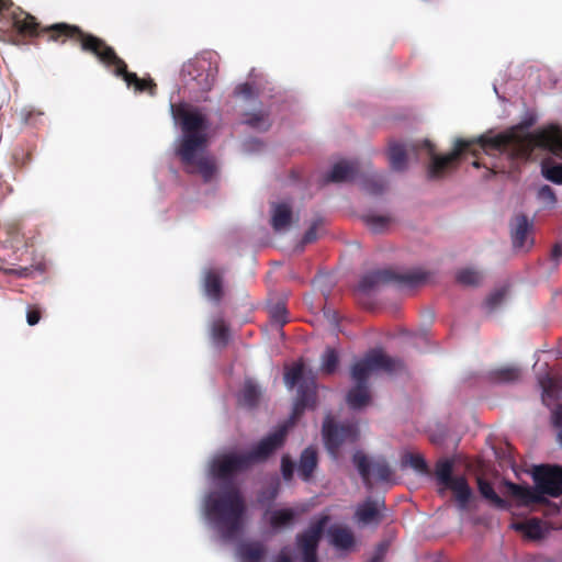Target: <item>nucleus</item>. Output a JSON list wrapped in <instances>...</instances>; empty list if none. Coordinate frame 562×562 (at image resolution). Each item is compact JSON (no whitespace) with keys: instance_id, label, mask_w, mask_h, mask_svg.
<instances>
[{"instance_id":"nucleus-36","label":"nucleus","mask_w":562,"mask_h":562,"mask_svg":"<svg viewBox=\"0 0 562 562\" xmlns=\"http://www.w3.org/2000/svg\"><path fill=\"white\" fill-rule=\"evenodd\" d=\"M477 487L481 495L492 502L498 508H505L506 502L497 495L492 484L483 479H477Z\"/></svg>"},{"instance_id":"nucleus-4","label":"nucleus","mask_w":562,"mask_h":562,"mask_svg":"<svg viewBox=\"0 0 562 562\" xmlns=\"http://www.w3.org/2000/svg\"><path fill=\"white\" fill-rule=\"evenodd\" d=\"M57 36L69 37L75 42H79L82 52L93 55L108 68H112L113 74L121 77L127 87L138 83V76L127 70L126 63L116 54L115 49L108 45L106 42L91 33L85 32L81 27L60 26L56 29Z\"/></svg>"},{"instance_id":"nucleus-51","label":"nucleus","mask_w":562,"mask_h":562,"mask_svg":"<svg viewBox=\"0 0 562 562\" xmlns=\"http://www.w3.org/2000/svg\"><path fill=\"white\" fill-rule=\"evenodd\" d=\"M13 3L11 0H0V22L5 16V14L10 11Z\"/></svg>"},{"instance_id":"nucleus-35","label":"nucleus","mask_w":562,"mask_h":562,"mask_svg":"<svg viewBox=\"0 0 562 562\" xmlns=\"http://www.w3.org/2000/svg\"><path fill=\"white\" fill-rule=\"evenodd\" d=\"M456 279L462 285L477 286L483 281V273L473 268H464L457 272Z\"/></svg>"},{"instance_id":"nucleus-46","label":"nucleus","mask_w":562,"mask_h":562,"mask_svg":"<svg viewBox=\"0 0 562 562\" xmlns=\"http://www.w3.org/2000/svg\"><path fill=\"white\" fill-rule=\"evenodd\" d=\"M42 317V311L38 306H31L26 313V322L30 326L36 325Z\"/></svg>"},{"instance_id":"nucleus-38","label":"nucleus","mask_w":562,"mask_h":562,"mask_svg":"<svg viewBox=\"0 0 562 562\" xmlns=\"http://www.w3.org/2000/svg\"><path fill=\"white\" fill-rule=\"evenodd\" d=\"M402 465L403 467H411L414 470L426 473L428 471L427 463L423 456L415 454V453H406L402 458Z\"/></svg>"},{"instance_id":"nucleus-24","label":"nucleus","mask_w":562,"mask_h":562,"mask_svg":"<svg viewBox=\"0 0 562 562\" xmlns=\"http://www.w3.org/2000/svg\"><path fill=\"white\" fill-rule=\"evenodd\" d=\"M297 517V513L292 508H282L272 510L269 515V524L273 530L291 527Z\"/></svg>"},{"instance_id":"nucleus-30","label":"nucleus","mask_w":562,"mask_h":562,"mask_svg":"<svg viewBox=\"0 0 562 562\" xmlns=\"http://www.w3.org/2000/svg\"><path fill=\"white\" fill-rule=\"evenodd\" d=\"M370 389H350L346 401L350 408L361 409L371 401Z\"/></svg>"},{"instance_id":"nucleus-34","label":"nucleus","mask_w":562,"mask_h":562,"mask_svg":"<svg viewBox=\"0 0 562 562\" xmlns=\"http://www.w3.org/2000/svg\"><path fill=\"white\" fill-rule=\"evenodd\" d=\"M542 176L555 183L562 184V164H557L552 159H544L541 164Z\"/></svg>"},{"instance_id":"nucleus-10","label":"nucleus","mask_w":562,"mask_h":562,"mask_svg":"<svg viewBox=\"0 0 562 562\" xmlns=\"http://www.w3.org/2000/svg\"><path fill=\"white\" fill-rule=\"evenodd\" d=\"M453 460L440 459L435 467V477L440 485L439 493L450 490L457 501L460 510L468 509L469 502L473 495L472 490L463 475H452Z\"/></svg>"},{"instance_id":"nucleus-18","label":"nucleus","mask_w":562,"mask_h":562,"mask_svg":"<svg viewBox=\"0 0 562 562\" xmlns=\"http://www.w3.org/2000/svg\"><path fill=\"white\" fill-rule=\"evenodd\" d=\"M359 172L357 161L341 160L333 166L331 171L325 177V183L345 182L353 180Z\"/></svg>"},{"instance_id":"nucleus-11","label":"nucleus","mask_w":562,"mask_h":562,"mask_svg":"<svg viewBox=\"0 0 562 562\" xmlns=\"http://www.w3.org/2000/svg\"><path fill=\"white\" fill-rule=\"evenodd\" d=\"M322 436L329 454L337 458L339 449L344 443H353L359 438V428L355 423L338 424L328 414L324 418Z\"/></svg>"},{"instance_id":"nucleus-43","label":"nucleus","mask_w":562,"mask_h":562,"mask_svg":"<svg viewBox=\"0 0 562 562\" xmlns=\"http://www.w3.org/2000/svg\"><path fill=\"white\" fill-rule=\"evenodd\" d=\"M157 85L154 82L153 79H140L138 80V83L135 87V91L137 92H148L150 95L156 94Z\"/></svg>"},{"instance_id":"nucleus-58","label":"nucleus","mask_w":562,"mask_h":562,"mask_svg":"<svg viewBox=\"0 0 562 562\" xmlns=\"http://www.w3.org/2000/svg\"><path fill=\"white\" fill-rule=\"evenodd\" d=\"M276 495H277V488L274 490L272 497H276Z\"/></svg>"},{"instance_id":"nucleus-20","label":"nucleus","mask_w":562,"mask_h":562,"mask_svg":"<svg viewBox=\"0 0 562 562\" xmlns=\"http://www.w3.org/2000/svg\"><path fill=\"white\" fill-rule=\"evenodd\" d=\"M203 288L205 295L218 303L223 297V278L216 270H209L205 272L203 280Z\"/></svg>"},{"instance_id":"nucleus-41","label":"nucleus","mask_w":562,"mask_h":562,"mask_svg":"<svg viewBox=\"0 0 562 562\" xmlns=\"http://www.w3.org/2000/svg\"><path fill=\"white\" fill-rule=\"evenodd\" d=\"M505 292L502 290H497L490 294L485 300V306L488 311L495 310L504 300Z\"/></svg>"},{"instance_id":"nucleus-37","label":"nucleus","mask_w":562,"mask_h":562,"mask_svg":"<svg viewBox=\"0 0 562 562\" xmlns=\"http://www.w3.org/2000/svg\"><path fill=\"white\" fill-rule=\"evenodd\" d=\"M386 182L380 175H371L363 180V189L373 195H380L384 192Z\"/></svg>"},{"instance_id":"nucleus-40","label":"nucleus","mask_w":562,"mask_h":562,"mask_svg":"<svg viewBox=\"0 0 562 562\" xmlns=\"http://www.w3.org/2000/svg\"><path fill=\"white\" fill-rule=\"evenodd\" d=\"M270 318L273 324L282 327L288 323V311L283 304H277L270 310Z\"/></svg>"},{"instance_id":"nucleus-33","label":"nucleus","mask_w":562,"mask_h":562,"mask_svg":"<svg viewBox=\"0 0 562 562\" xmlns=\"http://www.w3.org/2000/svg\"><path fill=\"white\" fill-rule=\"evenodd\" d=\"M243 123L257 131H267L271 125L269 114L265 111L246 113Z\"/></svg>"},{"instance_id":"nucleus-5","label":"nucleus","mask_w":562,"mask_h":562,"mask_svg":"<svg viewBox=\"0 0 562 562\" xmlns=\"http://www.w3.org/2000/svg\"><path fill=\"white\" fill-rule=\"evenodd\" d=\"M316 391L317 389H299L290 418L246 452L251 465L267 461L284 445L289 429L294 426L306 409L316 407Z\"/></svg>"},{"instance_id":"nucleus-19","label":"nucleus","mask_w":562,"mask_h":562,"mask_svg":"<svg viewBox=\"0 0 562 562\" xmlns=\"http://www.w3.org/2000/svg\"><path fill=\"white\" fill-rule=\"evenodd\" d=\"M522 370L519 366L507 364L494 368L488 371V380L493 383H518L520 382Z\"/></svg>"},{"instance_id":"nucleus-45","label":"nucleus","mask_w":562,"mask_h":562,"mask_svg":"<svg viewBox=\"0 0 562 562\" xmlns=\"http://www.w3.org/2000/svg\"><path fill=\"white\" fill-rule=\"evenodd\" d=\"M234 93H235L236 95H238V97H243V98H245V99H251V98L256 97L252 85H251V83H248V82H245V83L238 85V86L235 88Z\"/></svg>"},{"instance_id":"nucleus-7","label":"nucleus","mask_w":562,"mask_h":562,"mask_svg":"<svg viewBox=\"0 0 562 562\" xmlns=\"http://www.w3.org/2000/svg\"><path fill=\"white\" fill-rule=\"evenodd\" d=\"M404 371L405 364L400 358L389 356L382 348H374L352 363L350 376L356 386H367L374 375H394Z\"/></svg>"},{"instance_id":"nucleus-25","label":"nucleus","mask_w":562,"mask_h":562,"mask_svg":"<svg viewBox=\"0 0 562 562\" xmlns=\"http://www.w3.org/2000/svg\"><path fill=\"white\" fill-rule=\"evenodd\" d=\"M389 160L391 168L396 171H403L407 162V148L400 142H391L389 145Z\"/></svg>"},{"instance_id":"nucleus-21","label":"nucleus","mask_w":562,"mask_h":562,"mask_svg":"<svg viewBox=\"0 0 562 562\" xmlns=\"http://www.w3.org/2000/svg\"><path fill=\"white\" fill-rule=\"evenodd\" d=\"M318 463L317 451L313 447L305 448L299 461V475L303 481H310Z\"/></svg>"},{"instance_id":"nucleus-13","label":"nucleus","mask_w":562,"mask_h":562,"mask_svg":"<svg viewBox=\"0 0 562 562\" xmlns=\"http://www.w3.org/2000/svg\"><path fill=\"white\" fill-rule=\"evenodd\" d=\"M317 372L307 367L303 359H299L290 366L284 367V384L286 386H308L314 383Z\"/></svg>"},{"instance_id":"nucleus-28","label":"nucleus","mask_w":562,"mask_h":562,"mask_svg":"<svg viewBox=\"0 0 562 562\" xmlns=\"http://www.w3.org/2000/svg\"><path fill=\"white\" fill-rule=\"evenodd\" d=\"M362 221L371 232L380 234L384 233L390 227L392 217L389 215L368 213L362 215Z\"/></svg>"},{"instance_id":"nucleus-2","label":"nucleus","mask_w":562,"mask_h":562,"mask_svg":"<svg viewBox=\"0 0 562 562\" xmlns=\"http://www.w3.org/2000/svg\"><path fill=\"white\" fill-rule=\"evenodd\" d=\"M252 465L246 452H225L214 457L209 464L210 476L224 484L220 491L210 493L204 501L207 518L225 539L235 538L244 527L245 498L235 477Z\"/></svg>"},{"instance_id":"nucleus-49","label":"nucleus","mask_w":562,"mask_h":562,"mask_svg":"<svg viewBox=\"0 0 562 562\" xmlns=\"http://www.w3.org/2000/svg\"><path fill=\"white\" fill-rule=\"evenodd\" d=\"M387 551L386 543H380L373 554V557L368 562H382L385 553Z\"/></svg>"},{"instance_id":"nucleus-1","label":"nucleus","mask_w":562,"mask_h":562,"mask_svg":"<svg viewBox=\"0 0 562 562\" xmlns=\"http://www.w3.org/2000/svg\"><path fill=\"white\" fill-rule=\"evenodd\" d=\"M521 128L522 125H519L495 136L482 135L472 139L458 138L454 142L453 149L447 155L436 154L434 144L428 139L411 147L413 150L427 149L430 157L427 177L430 180L441 179L456 170L462 156L467 153L477 156L479 151L483 150L490 156L496 153L504 156L506 165L502 162L493 164L488 168V176L506 173L515 167L517 159L529 158L536 148L548 150L552 155L562 158V128L550 125L533 133H521Z\"/></svg>"},{"instance_id":"nucleus-23","label":"nucleus","mask_w":562,"mask_h":562,"mask_svg":"<svg viewBox=\"0 0 562 562\" xmlns=\"http://www.w3.org/2000/svg\"><path fill=\"white\" fill-rule=\"evenodd\" d=\"M530 228L531 224L526 215L519 214L514 218L512 224V240L515 248H524L526 246Z\"/></svg>"},{"instance_id":"nucleus-54","label":"nucleus","mask_w":562,"mask_h":562,"mask_svg":"<svg viewBox=\"0 0 562 562\" xmlns=\"http://www.w3.org/2000/svg\"><path fill=\"white\" fill-rule=\"evenodd\" d=\"M302 562H318L317 551L302 553Z\"/></svg>"},{"instance_id":"nucleus-15","label":"nucleus","mask_w":562,"mask_h":562,"mask_svg":"<svg viewBox=\"0 0 562 562\" xmlns=\"http://www.w3.org/2000/svg\"><path fill=\"white\" fill-rule=\"evenodd\" d=\"M186 71L195 81L199 90L210 91L215 82V74L210 64L205 61H192L186 66Z\"/></svg>"},{"instance_id":"nucleus-52","label":"nucleus","mask_w":562,"mask_h":562,"mask_svg":"<svg viewBox=\"0 0 562 562\" xmlns=\"http://www.w3.org/2000/svg\"><path fill=\"white\" fill-rule=\"evenodd\" d=\"M5 273L11 276H16L19 278H25L30 274L29 268H19V269H8L5 270Z\"/></svg>"},{"instance_id":"nucleus-31","label":"nucleus","mask_w":562,"mask_h":562,"mask_svg":"<svg viewBox=\"0 0 562 562\" xmlns=\"http://www.w3.org/2000/svg\"><path fill=\"white\" fill-rule=\"evenodd\" d=\"M514 528L532 540L541 539L543 537V529L539 519L532 518L522 522H517Z\"/></svg>"},{"instance_id":"nucleus-32","label":"nucleus","mask_w":562,"mask_h":562,"mask_svg":"<svg viewBox=\"0 0 562 562\" xmlns=\"http://www.w3.org/2000/svg\"><path fill=\"white\" fill-rule=\"evenodd\" d=\"M211 337L213 341L222 347L229 340V327L223 318H216L211 324Z\"/></svg>"},{"instance_id":"nucleus-44","label":"nucleus","mask_w":562,"mask_h":562,"mask_svg":"<svg viewBox=\"0 0 562 562\" xmlns=\"http://www.w3.org/2000/svg\"><path fill=\"white\" fill-rule=\"evenodd\" d=\"M538 198L542 201H546L548 202L549 204L553 205L557 203V196H555V193L553 191V189L548 186V184H544L542 186L539 191H538Z\"/></svg>"},{"instance_id":"nucleus-39","label":"nucleus","mask_w":562,"mask_h":562,"mask_svg":"<svg viewBox=\"0 0 562 562\" xmlns=\"http://www.w3.org/2000/svg\"><path fill=\"white\" fill-rule=\"evenodd\" d=\"M238 400L244 407L254 408L260 400L259 389H244Z\"/></svg>"},{"instance_id":"nucleus-29","label":"nucleus","mask_w":562,"mask_h":562,"mask_svg":"<svg viewBox=\"0 0 562 562\" xmlns=\"http://www.w3.org/2000/svg\"><path fill=\"white\" fill-rule=\"evenodd\" d=\"M339 364V357L334 348H326L321 357L319 372L324 375L334 374Z\"/></svg>"},{"instance_id":"nucleus-6","label":"nucleus","mask_w":562,"mask_h":562,"mask_svg":"<svg viewBox=\"0 0 562 562\" xmlns=\"http://www.w3.org/2000/svg\"><path fill=\"white\" fill-rule=\"evenodd\" d=\"M532 479L536 487L510 484L512 494L524 504L544 503L546 495L559 497L562 495V467L541 464L533 468Z\"/></svg>"},{"instance_id":"nucleus-17","label":"nucleus","mask_w":562,"mask_h":562,"mask_svg":"<svg viewBox=\"0 0 562 562\" xmlns=\"http://www.w3.org/2000/svg\"><path fill=\"white\" fill-rule=\"evenodd\" d=\"M541 400L551 409L552 424L562 427V389H542Z\"/></svg>"},{"instance_id":"nucleus-55","label":"nucleus","mask_w":562,"mask_h":562,"mask_svg":"<svg viewBox=\"0 0 562 562\" xmlns=\"http://www.w3.org/2000/svg\"><path fill=\"white\" fill-rule=\"evenodd\" d=\"M274 562H292V560H291V558L288 555V553H286L284 550H282V551L278 554V557H277V559H276V561H274Z\"/></svg>"},{"instance_id":"nucleus-27","label":"nucleus","mask_w":562,"mask_h":562,"mask_svg":"<svg viewBox=\"0 0 562 562\" xmlns=\"http://www.w3.org/2000/svg\"><path fill=\"white\" fill-rule=\"evenodd\" d=\"M266 554L265 546L259 541L240 544L239 555L243 562H260Z\"/></svg>"},{"instance_id":"nucleus-16","label":"nucleus","mask_w":562,"mask_h":562,"mask_svg":"<svg viewBox=\"0 0 562 562\" xmlns=\"http://www.w3.org/2000/svg\"><path fill=\"white\" fill-rule=\"evenodd\" d=\"M385 508L384 499H371L368 498L362 504H360L355 513V517L358 522L363 525L375 524L379 525L383 519V515L381 513L382 509Z\"/></svg>"},{"instance_id":"nucleus-47","label":"nucleus","mask_w":562,"mask_h":562,"mask_svg":"<svg viewBox=\"0 0 562 562\" xmlns=\"http://www.w3.org/2000/svg\"><path fill=\"white\" fill-rule=\"evenodd\" d=\"M317 239V223H314L304 234L302 244H311Z\"/></svg>"},{"instance_id":"nucleus-9","label":"nucleus","mask_w":562,"mask_h":562,"mask_svg":"<svg viewBox=\"0 0 562 562\" xmlns=\"http://www.w3.org/2000/svg\"><path fill=\"white\" fill-rule=\"evenodd\" d=\"M11 20H12V29L22 38H26V37L33 38V37H38L42 35V36H45L47 42H54L59 45H64L67 42H70L71 44L79 46V42H75L69 37H65L61 35L57 36V34H56V33H58L56 31V29H59L60 26L65 25V26L79 27L78 25L69 24L66 22H59V23H54L50 25L42 26L37 22L35 16H33L32 14H30L27 12H24L20 8L12 11Z\"/></svg>"},{"instance_id":"nucleus-8","label":"nucleus","mask_w":562,"mask_h":562,"mask_svg":"<svg viewBox=\"0 0 562 562\" xmlns=\"http://www.w3.org/2000/svg\"><path fill=\"white\" fill-rule=\"evenodd\" d=\"M431 273L423 269H413L405 273H396L391 269H379L366 273L357 285V291L368 294L383 284L395 283L398 286L414 288L427 283Z\"/></svg>"},{"instance_id":"nucleus-12","label":"nucleus","mask_w":562,"mask_h":562,"mask_svg":"<svg viewBox=\"0 0 562 562\" xmlns=\"http://www.w3.org/2000/svg\"><path fill=\"white\" fill-rule=\"evenodd\" d=\"M352 461L368 490L372 488L371 475L381 482H389L391 480L392 470L384 458L370 461L363 452L357 451L352 457Z\"/></svg>"},{"instance_id":"nucleus-53","label":"nucleus","mask_w":562,"mask_h":562,"mask_svg":"<svg viewBox=\"0 0 562 562\" xmlns=\"http://www.w3.org/2000/svg\"><path fill=\"white\" fill-rule=\"evenodd\" d=\"M562 257V245L561 244H554L551 250V258L555 261H559Z\"/></svg>"},{"instance_id":"nucleus-3","label":"nucleus","mask_w":562,"mask_h":562,"mask_svg":"<svg viewBox=\"0 0 562 562\" xmlns=\"http://www.w3.org/2000/svg\"><path fill=\"white\" fill-rule=\"evenodd\" d=\"M172 116L182 130V137L176 150L184 169L189 173L200 175L205 182L215 172V160L204 154L207 146V120L198 110H189L187 104H171Z\"/></svg>"},{"instance_id":"nucleus-57","label":"nucleus","mask_w":562,"mask_h":562,"mask_svg":"<svg viewBox=\"0 0 562 562\" xmlns=\"http://www.w3.org/2000/svg\"><path fill=\"white\" fill-rule=\"evenodd\" d=\"M245 386L250 387V386H254V385H252L251 383L247 382V383L245 384Z\"/></svg>"},{"instance_id":"nucleus-14","label":"nucleus","mask_w":562,"mask_h":562,"mask_svg":"<svg viewBox=\"0 0 562 562\" xmlns=\"http://www.w3.org/2000/svg\"><path fill=\"white\" fill-rule=\"evenodd\" d=\"M328 517L323 516L302 533L296 536V544L302 553L317 551L318 543L327 525Z\"/></svg>"},{"instance_id":"nucleus-56","label":"nucleus","mask_w":562,"mask_h":562,"mask_svg":"<svg viewBox=\"0 0 562 562\" xmlns=\"http://www.w3.org/2000/svg\"><path fill=\"white\" fill-rule=\"evenodd\" d=\"M472 165H473V167H475V168H480V167H481V164H480V161H479V160H474V161L472 162Z\"/></svg>"},{"instance_id":"nucleus-48","label":"nucleus","mask_w":562,"mask_h":562,"mask_svg":"<svg viewBox=\"0 0 562 562\" xmlns=\"http://www.w3.org/2000/svg\"><path fill=\"white\" fill-rule=\"evenodd\" d=\"M387 551L386 543H380L373 554V557L368 562H382L385 553Z\"/></svg>"},{"instance_id":"nucleus-42","label":"nucleus","mask_w":562,"mask_h":562,"mask_svg":"<svg viewBox=\"0 0 562 562\" xmlns=\"http://www.w3.org/2000/svg\"><path fill=\"white\" fill-rule=\"evenodd\" d=\"M281 473L285 481H291L293 477L294 462L288 456L281 459Z\"/></svg>"},{"instance_id":"nucleus-22","label":"nucleus","mask_w":562,"mask_h":562,"mask_svg":"<svg viewBox=\"0 0 562 562\" xmlns=\"http://www.w3.org/2000/svg\"><path fill=\"white\" fill-rule=\"evenodd\" d=\"M330 543L340 550H348L355 543V536L348 527L334 525L328 529Z\"/></svg>"},{"instance_id":"nucleus-50","label":"nucleus","mask_w":562,"mask_h":562,"mask_svg":"<svg viewBox=\"0 0 562 562\" xmlns=\"http://www.w3.org/2000/svg\"><path fill=\"white\" fill-rule=\"evenodd\" d=\"M539 386L544 387V386H560V385L553 374L547 373V375L544 378H541L539 380Z\"/></svg>"},{"instance_id":"nucleus-26","label":"nucleus","mask_w":562,"mask_h":562,"mask_svg":"<svg viewBox=\"0 0 562 562\" xmlns=\"http://www.w3.org/2000/svg\"><path fill=\"white\" fill-rule=\"evenodd\" d=\"M292 220V210L285 203L273 205L271 225L274 231L279 232L290 226Z\"/></svg>"}]
</instances>
